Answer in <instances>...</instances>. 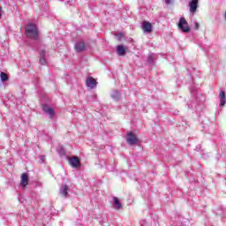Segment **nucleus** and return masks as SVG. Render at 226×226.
Returning <instances> with one entry per match:
<instances>
[{
    "instance_id": "f257e3e1",
    "label": "nucleus",
    "mask_w": 226,
    "mask_h": 226,
    "mask_svg": "<svg viewBox=\"0 0 226 226\" xmlns=\"http://www.w3.org/2000/svg\"><path fill=\"white\" fill-rule=\"evenodd\" d=\"M25 34L26 38L31 40H38V26L33 23H29L25 28Z\"/></svg>"
},
{
    "instance_id": "f03ea898",
    "label": "nucleus",
    "mask_w": 226,
    "mask_h": 226,
    "mask_svg": "<svg viewBox=\"0 0 226 226\" xmlns=\"http://www.w3.org/2000/svg\"><path fill=\"white\" fill-rule=\"evenodd\" d=\"M178 29L182 33H190V26H188V21L185 18H180L178 22Z\"/></svg>"
},
{
    "instance_id": "7ed1b4c3",
    "label": "nucleus",
    "mask_w": 226,
    "mask_h": 226,
    "mask_svg": "<svg viewBox=\"0 0 226 226\" xmlns=\"http://www.w3.org/2000/svg\"><path fill=\"white\" fill-rule=\"evenodd\" d=\"M126 140L130 146H135L139 142V138L133 132H128Z\"/></svg>"
},
{
    "instance_id": "20e7f679",
    "label": "nucleus",
    "mask_w": 226,
    "mask_h": 226,
    "mask_svg": "<svg viewBox=\"0 0 226 226\" xmlns=\"http://www.w3.org/2000/svg\"><path fill=\"white\" fill-rule=\"evenodd\" d=\"M86 85L90 89H94V87H96V86H98V81H96V79H94V78H93V77H88V78H87Z\"/></svg>"
},
{
    "instance_id": "39448f33",
    "label": "nucleus",
    "mask_w": 226,
    "mask_h": 226,
    "mask_svg": "<svg viewBox=\"0 0 226 226\" xmlns=\"http://www.w3.org/2000/svg\"><path fill=\"white\" fill-rule=\"evenodd\" d=\"M189 8L191 13H195L197 11V8H199V0H190Z\"/></svg>"
},
{
    "instance_id": "423d86ee",
    "label": "nucleus",
    "mask_w": 226,
    "mask_h": 226,
    "mask_svg": "<svg viewBox=\"0 0 226 226\" xmlns=\"http://www.w3.org/2000/svg\"><path fill=\"white\" fill-rule=\"evenodd\" d=\"M142 29L144 33H153V25L148 21H143Z\"/></svg>"
},
{
    "instance_id": "0eeeda50",
    "label": "nucleus",
    "mask_w": 226,
    "mask_h": 226,
    "mask_svg": "<svg viewBox=\"0 0 226 226\" xmlns=\"http://www.w3.org/2000/svg\"><path fill=\"white\" fill-rule=\"evenodd\" d=\"M69 162L70 165L75 169H77V167H80V160L77 156L69 158Z\"/></svg>"
},
{
    "instance_id": "6e6552de",
    "label": "nucleus",
    "mask_w": 226,
    "mask_h": 226,
    "mask_svg": "<svg viewBox=\"0 0 226 226\" xmlns=\"http://www.w3.org/2000/svg\"><path fill=\"white\" fill-rule=\"evenodd\" d=\"M20 185L23 188H26V186L27 185H29V176H27V174L23 173L21 175V181H20Z\"/></svg>"
},
{
    "instance_id": "1a4fd4ad",
    "label": "nucleus",
    "mask_w": 226,
    "mask_h": 226,
    "mask_svg": "<svg viewBox=\"0 0 226 226\" xmlns=\"http://www.w3.org/2000/svg\"><path fill=\"white\" fill-rule=\"evenodd\" d=\"M75 50L76 52H84V50H86V44L84 43V41L76 42Z\"/></svg>"
},
{
    "instance_id": "9d476101",
    "label": "nucleus",
    "mask_w": 226,
    "mask_h": 226,
    "mask_svg": "<svg viewBox=\"0 0 226 226\" xmlns=\"http://www.w3.org/2000/svg\"><path fill=\"white\" fill-rule=\"evenodd\" d=\"M42 109L44 110V112H46V114H49V117H54V115L56 114L54 112V109L52 108H50L49 105L44 104L42 106Z\"/></svg>"
},
{
    "instance_id": "9b49d317",
    "label": "nucleus",
    "mask_w": 226,
    "mask_h": 226,
    "mask_svg": "<svg viewBox=\"0 0 226 226\" xmlns=\"http://www.w3.org/2000/svg\"><path fill=\"white\" fill-rule=\"evenodd\" d=\"M113 206L117 210L123 209V205L117 197H113Z\"/></svg>"
},
{
    "instance_id": "f8f14e48",
    "label": "nucleus",
    "mask_w": 226,
    "mask_h": 226,
    "mask_svg": "<svg viewBox=\"0 0 226 226\" xmlns=\"http://www.w3.org/2000/svg\"><path fill=\"white\" fill-rule=\"evenodd\" d=\"M220 98V104L219 107H223L225 105L226 100H225V91H221L219 94Z\"/></svg>"
},
{
    "instance_id": "ddd939ff",
    "label": "nucleus",
    "mask_w": 226,
    "mask_h": 226,
    "mask_svg": "<svg viewBox=\"0 0 226 226\" xmlns=\"http://www.w3.org/2000/svg\"><path fill=\"white\" fill-rule=\"evenodd\" d=\"M117 52L118 56H124L126 54V48H124L123 45H118L117 47Z\"/></svg>"
},
{
    "instance_id": "4468645a",
    "label": "nucleus",
    "mask_w": 226,
    "mask_h": 226,
    "mask_svg": "<svg viewBox=\"0 0 226 226\" xmlns=\"http://www.w3.org/2000/svg\"><path fill=\"white\" fill-rule=\"evenodd\" d=\"M60 193L62 194L63 197H68V185H63L60 187Z\"/></svg>"
},
{
    "instance_id": "2eb2a0df",
    "label": "nucleus",
    "mask_w": 226,
    "mask_h": 226,
    "mask_svg": "<svg viewBox=\"0 0 226 226\" xmlns=\"http://www.w3.org/2000/svg\"><path fill=\"white\" fill-rule=\"evenodd\" d=\"M40 56H41V58H40V63L42 64V65H45L47 64V59L45 58V50H41L40 52Z\"/></svg>"
},
{
    "instance_id": "dca6fc26",
    "label": "nucleus",
    "mask_w": 226,
    "mask_h": 226,
    "mask_svg": "<svg viewBox=\"0 0 226 226\" xmlns=\"http://www.w3.org/2000/svg\"><path fill=\"white\" fill-rule=\"evenodd\" d=\"M112 98L114 100H119V98L121 97V93L115 91L112 94H111Z\"/></svg>"
},
{
    "instance_id": "f3484780",
    "label": "nucleus",
    "mask_w": 226,
    "mask_h": 226,
    "mask_svg": "<svg viewBox=\"0 0 226 226\" xmlns=\"http://www.w3.org/2000/svg\"><path fill=\"white\" fill-rule=\"evenodd\" d=\"M57 151L62 156H64V154H66V151L64 150V147H63V146L58 147Z\"/></svg>"
},
{
    "instance_id": "a211bd4d",
    "label": "nucleus",
    "mask_w": 226,
    "mask_h": 226,
    "mask_svg": "<svg viewBox=\"0 0 226 226\" xmlns=\"http://www.w3.org/2000/svg\"><path fill=\"white\" fill-rule=\"evenodd\" d=\"M0 77L2 82H6V80H8V75L4 72H1Z\"/></svg>"
},
{
    "instance_id": "6ab92c4d",
    "label": "nucleus",
    "mask_w": 226,
    "mask_h": 226,
    "mask_svg": "<svg viewBox=\"0 0 226 226\" xmlns=\"http://www.w3.org/2000/svg\"><path fill=\"white\" fill-rule=\"evenodd\" d=\"M147 61H148L149 64H153V63H154V57L153 56L152 54L148 56Z\"/></svg>"
},
{
    "instance_id": "aec40b11",
    "label": "nucleus",
    "mask_w": 226,
    "mask_h": 226,
    "mask_svg": "<svg viewBox=\"0 0 226 226\" xmlns=\"http://www.w3.org/2000/svg\"><path fill=\"white\" fill-rule=\"evenodd\" d=\"M139 223L140 226H147V222H146V220H141Z\"/></svg>"
},
{
    "instance_id": "412c9836",
    "label": "nucleus",
    "mask_w": 226,
    "mask_h": 226,
    "mask_svg": "<svg viewBox=\"0 0 226 226\" xmlns=\"http://www.w3.org/2000/svg\"><path fill=\"white\" fill-rule=\"evenodd\" d=\"M194 26H194V29H197V30H198L199 27H200L199 23L195 22V23H194Z\"/></svg>"
},
{
    "instance_id": "4be33fe9",
    "label": "nucleus",
    "mask_w": 226,
    "mask_h": 226,
    "mask_svg": "<svg viewBox=\"0 0 226 226\" xmlns=\"http://www.w3.org/2000/svg\"><path fill=\"white\" fill-rule=\"evenodd\" d=\"M3 17V7L0 6V19Z\"/></svg>"
},
{
    "instance_id": "5701e85b",
    "label": "nucleus",
    "mask_w": 226,
    "mask_h": 226,
    "mask_svg": "<svg viewBox=\"0 0 226 226\" xmlns=\"http://www.w3.org/2000/svg\"><path fill=\"white\" fill-rule=\"evenodd\" d=\"M170 1H171V0H165L166 4H170Z\"/></svg>"
},
{
    "instance_id": "b1692460",
    "label": "nucleus",
    "mask_w": 226,
    "mask_h": 226,
    "mask_svg": "<svg viewBox=\"0 0 226 226\" xmlns=\"http://www.w3.org/2000/svg\"><path fill=\"white\" fill-rule=\"evenodd\" d=\"M41 160H42V162H43V160H45V157H44V156H41Z\"/></svg>"
}]
</instances>
